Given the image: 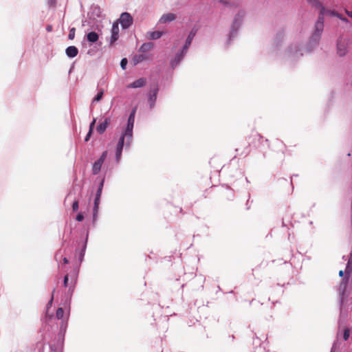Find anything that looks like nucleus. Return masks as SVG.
<instances>
[{
    "mask_svg": "<svg viewBox=\"0 0 352 352\" xmlns=\"http://www.w3.org/2000/svg\"><path fill=\"white\" fill-rule=\"evenodd\" d=\"M103 94V90L100 89L96 96L93 99V102L100 101L102 98Z\"/></svg>",
    "mask_w": 352,
    "mask_h": 352,
    "instance_id": "23",
    "label": "nucleus"
},
{
    "mask_svg": "<svg viewBox=\"0 0 352 352\" xmlns=\"http://www.w3.org/2000/svg\"><path fill=\"white\" fill-rule=\"evenodd\" d=\"M329 14L331 16H338V13L336 11L327 10V9H326L325 14Z\"/></svg>",
    "mask_w": 352,
    "mask_h": 352,
    "instance_id": "28",
    "label": "nucleus"
},
{
    "mask_svg": "<svg viewBox=\"0 0 352 352\" xmlns=\"http://www.w3.org/2000/svg\"><path fill=\"white\" fill-rule=\"evenodd\" d=\"M102 187H103V182H102L100 184V186L96 192V197H95V200H94V219L96 218L97 213H98L99 204H100V199L102 190Z\"/></svg>",
    "mask_w": 352,
    "mask_h": 352,
    "instance_id": "5",
    "label": "nucleus"
},
{
    "mask_svg": "<svg viewBox=\"0 0 352 352\" xmlns=\"http://www.w3.org/2000/svg\"><path fill=\"white\" fill-rule=\"evenodd\" d=\"M63 263H64L65 264H67V263H69L68 259H67V258H63Z\"/></svg>",
    "mask_w": 352,
    "mask_h": 352,
    "instance_id": "39",
    "label": "nucleus"
},
{
    "mask_svg": "<svg viewBox=\"0 0 352 352\" xmlns=\"http://www.w3.org/2000/svg\"><path fill=\"white\" fill-rule=\"evenodd\" d=\"M132 137L133 136H129V135H126V131H124V132L122 134L121 137L120 138V140L117 144V148H123L125 140L126 145L129 146Z\"/></svg>",
    "mask_w": 352,
    "mask_h": 352,
    "instance_id": "8",
    "label": "nucleus"
},
{
    "mask_svg": "<svg viewBox=\"0 0 352 352\" xmlns=\"http://www.w3.org/2000/svg\"><path fill=\"white\" fill-rule=\"evenodd\" d=\"M348 281H349V277H345L344 278H343L340 284V286H339V293H340V295L341 296L342 298H344V294L346 292V288H347V285H348Z\"/></svg>",
    "mask_w": 352,
    "mask_h": 352,
    "instance_id": "11",
    "label": "nucleus"
},
{
    "mask_svg": "<svg viewBox=\"0 0 352 352\" xmlns=\"http://www.w3.org/2000/svg\"><path fill=\"white\" fill-rule=\"evenodd\" d=\"M163 33L160 31H154L150 32L147 33V38L148 39H158L162 36Z\"/></svg>",
    "mask_w": 352,
    "mask_h": 352,
    "instance_id": "15",
    "label": "nucleus"
},
{
    "mask_svg": "<svg viewBox=\"0 0 352 352\" xmlns=\"http://www.w3.org/2000/svg\"><path fill=\"white\" fill-rule=\"evenodd\" d=\"M308 3L314 8H316L320 10L319 14H325L326 8L320 1V0H307Z\"/></svg>",
    "mask_w": 352,
    "mask_h": 352,
    "instance_id": "9",
    "label": "nucleus"
},
{
    "mask_svg": "<svg viewBox=\"0 0 352 352\" xmlns=\"http://www.w3.org/2000/svg\"><path fill=\"white\" fill-rule=\"evenodd\" d=\"M110 123V119L109 118H105L104 121L102 123H100L96 128L97 131L102 134L103 133L106 129L107 128L109 124Z\"/></svg>",
    "mask_w": 352,
    "mask_h": 352,
    "instance_id": "12",
    "label": "nucleus"
},
{
    "mask_svg": "<svg viewBox=\"0 0 352 352\" xmlns=\"http://www.w3.org/2000/svg\"><path fill=\"white\" fill-rule=\"evenodd\" d=\"M324 15L319 14L318 20L315 24V31L311 36V39L318 41L320 38L324 29Z\"/></svg>",
    "mask_w": 352,
    "mask_h": 352,
    "instance_id": "1",
    "label": "nucleus"
},
{
    "mask_svg": "<svg viewBox=\"0 0 352 352\" xmlns=\"http://www.w3.org/2000/svg\"><path fill=\"white\" fill-rule=\"evenodd\" d=\"M348 52V42L340 38L337 43V54L339 56H344Z\"/></svg>",
    "mask_w": 352,
    "mask_h": 352,
    "instance_id": "3",
    "label": "nucleus"
},
{
    "mask_svg": "<svg viewBox=\"0 0 352 352\" xmlns=\"http://www.w3.org/2000/svg\"><path fill=\"white\" fill-rule=\"evenodd\" d=\"M102 164L103 163L98 160L94 164L92 171L94 175L98 174L100 171Z\"/></svg>",
    "mask_w": 352,
    "mask_h": 352,
    "instance_id": "19",
    "label": "nucleus"
},
{
    "mask_svg": "<svg viewBox=\"0 0 352 352\" xmlns=\"http://www.w3.org/2000/svg\"><path fill=\"white\" fill-rule=\"evenodd\" d=\"M351 258H350L348 261L347 265L346 267L345 273H346V277L349 278V275L351 272H352V267L351 266Z\"/></svg>",
    "mask_w": 352,
    "mask_h": 352,
    "instance_id": "22",
    "label": "nucleus"
},
{
    "mask_svg": "<svg viewBox=\"0 0 352 352\" xmlns=\"http://www.w3.org/2000/svg\"><path fill=\"white\" fill-rule=\"evenodd\" d=\"M75 34H76V28H72L70 30H69V35H68V38L69 40H73L75 37Z\"/></svg>",
    "mask_w": 352,
    "mask_h": 352,
    "instance_id": "24",
    "label": "nucleus"
},
{
    "mask_svg": "<svg viewBox=\"0 0 352 352\" xmlns=\"http://www.w3.org/2000/svg\"><path fill=\"white\" fill-rule=\"evenodd\" d=\"M127 63H128V61L126 58L122 59V60L120 62V66L123 69H125Z\"/></svg>",
    "mask_w": 352,
    "mask_h": 352,
    "instance_id": "29",
    "label": "nucleus"
},
{
    "mask_svg": "<svg viewBox=\"0 0 352 352\" xmlns=\"http://www.w3.org/2000/svg\"><path fill=\"white\" fill-rule=\"evenodd\" d=\"M118 21L123 29H127L132 25L133 19L129 12H123Z\"/></svg>",
    "mask_w": 352,
    "mask_h": 352,
    "instance_id": "2",
    "label": "nucleus"
},
{
    "mask_svg": "<svg viewBox=\"0 0 352 352\" xmlns=\"http://www.w3.org/2000/svg\"><path fill=\"white\" fill-rule=\"evenodd\" d=\"M119 26H118V21H115L113 23L111 28V36L110 38V44H113L119 38Z\"/></svg>",
    "mask_w": 352,
    "mask_h": 352,
    "instance_id": "7",
    "label": "nucleus"
},
{
    "mask_svg": "<svg viewBox=\"0 0 352 352\" xmlns=\"http://www.w3.org/2000/svg\"><path fill=\"white\" fill-rule=\"evenodd\" d=\"M122 148H117L116 149V159L118 161L122 155Z\"/></svg>",
    "mask_w": 352,
    "mask_h": 352,
    "instance_id": "30",
    "label": "nucleus"
},
{
    "mask_svg": "<svg viewBox=\"0 0 352 352\" xmlns=\"http://www.w3.org/2000/svg\"><path fill=\"white\" fill-rule=\"evenodd\" d=\"M95 123H96V119H94L93 121L90 124L89 131H93Z\"/></svg>",
    "mask_w": 352,
    "mask_h": 352,
    "instance_id": "35",
    "label": "nucleus"
},
{
    "mask_svg": "<svg viewBox=\"0 0 352 352\" xmlns=\"http://www.w3.org/2000/svg\"><path fill=\"white\" fill-rule=\"evenodd\" d=\"M158 92V88H155L153 90L151 91L150 96H149V101L151 102V105L153 106L154 103L155 102V100L157 99V94Z\"/></svg>",
    "mask_w": 352,
    "mask_h": 352,
    "instance_id": "18",
    "label": "nucleus"
},
{
    "mask_svg": "<svg viewBox=\"0 0 352 352\" xmlns=\"http://www.w3.org/2000/svg\"><path fill=\"white\" fill-rule=\"evenodd\" d=\"M153 47V43H151V42H148V43H143L140 48V51L141 52H148L150 50H151Z\"/></svg>",
    "mask_w": 352,
    "mask_h": 352,
    "instance_id": "16",
    "label": "nucleus"
},
{
    "mask_svg": "<svg viewBox=\"0 0 352 352\" xmlns=\"http://www.w3.org/2000/svg\"><path fill=\"white\" fill-rule=\"evenodd\" d=\"M350 336V330L349 329L346 328L344 331L343 338L344 340H347Z\"/></svg>",
    "mask_w": 352,
    "mask_h": 352,
    "instance_id": "27",
    "label": "nucleus"
},
{
    "mask_svg": "<svg viewBox=\"0 0 352 352\" xmlns=\"http://www.w3.org/2000/svg\"><path fill=\"white\" fill-rule=\"evenodd\" d=\"M195 34H196V32L194 31L193 30H191V32L189 33V34L187 37V39L186 41V43L183 47L182 52L181 54L178 56V62L182 58L184 54L186 53Z\"/></svg>",
    "mask_w": 352,
    "mask_h": 352,
    "instance_id": "4",
    "label": "nucleus"
},
{
    "mask_svg": "<svg viewBox=\"0 0 352 352\" xmlns=\"http://www.w3.org/2000/svg\"><path fill=\"white\" fill-rule=\"evenodd\" d=\"M76 219L78 221H82L83 219H84V216L82 213H78V215L76 216Z\"/></svg>",
    "mask_w": 352,
    "mask_h": 352,
    "instance_id": "34",
    "label": "nucleus"
},
{
    "mask_svg": "<svg viewBox=\"0 0 352 352\" xmlns=\"http://www.w3.org/2000/svg\"><path fill=\"white\" fill-rule=\"evenodd\" d=\"M339 275H340V276H343V275H344V272H343L342 270H340V271L339 272Z\"/></svg>",
    "mask_w": 352,
    "mask_h": 352,
    "instance_id": "40",
    "label": "nucleus"
},
{
    "mask_svg": "<svg viewBox=\"0 0 352 352\" xmlns=\"http://www.w3.org/2000/svg\"><path fill=\"white\" fill-rule=\"evenodd\" d=\"M47 4L50 7L54 8L56 5V0H47Z\"/></svg>",
    "mask_w": 352,
    "mask_h": 352,
    "instance_id": "31",
    "label": "nucleus"
},
{
    "mask_svg": "<svg viewBox=\"0 0 352 352\" xmlns=\"http://www.w3.org/2000/svg\"><path fill=\"white\" fill-rule=\"evenodd\" d=\"M146 83V80L144 78H140L132 83L127 85L128 88H139L144 87Z\"/></svg>",
    "mask_w": 352,
    "mask_h": 352,
    "instance_id": "10",
    "label": "nucleus"
},
{
    "mask_svg": "<svg viewBox=\"0 0 352 352\" xmlns=\"http://www.w3.org/2000/svg\"><path fill=\"white\" fill-rule=\"evenodd\" d=\"M87 38L89 42L95 43L98 40V35L95 32H91L87 34Z\"/></svg>",
    "mask_w": 352,
    "mask_h": 352,
    "instance_id": "20",
    "label": "nucleus"
},
{
    "mask_svg": "<svg viewBox=\"0 0 352 352\" xmlns=\"http://www.w3.org/2000/svg\"><path fill=\"white\" fill-rule=\"evenodd\" d=\"M46 30L50 32L52 31V26L51 25H48L46 27Z\"/></svg>",
    "mask_w": 352,
    "mask_h": 352,
    "instance_id": "37",
    "label": "nucleus"
},
{
    "mask_svg": "<svg viewBox=\"0 0 352 352\" xmlns=\"http://www.w3.org/2000/svg\"><path fill=\"white\" fill-rule=\"evenodd\" d=\"M64 311L63 308H58L56 313V316L58 319H61L63 317Z\"/></svg>",
    "mask_w": 352,
    "mask_h": 352,
    "instance_id": "25",
    "label": "nucleus"
},
{
    "mask_svg": "<svg viewBox=\"0 0 352 352\" xmlns=\"http://www.w3.org/2000/svg\"><path fill=\"white\" fill-rule=\"evenodd\" d=\"M91 133H92V131H89L88 133L87 134V135H86V137L85 138V142H87L89 140V138H90V137L91 135Z\"/></svg>",
    "mask_w": 352,
    "mask_h": 352,
    "instance_id": "36",
    "label": "nucleus"
},
{
    "mask_svg": "<svg viewBox=\"0 0 352 352\" xmlns=\"http://www.w3.org/2000/svg\"><path fill=\"white\" fill-rule=\"evenodd\" d=\"M146 56L145 55H143V54H138V55H135L133 58H132V63H133L134 65H136L137 64L142 62L143 60H146Z\"/></svg>",
    "mask_w": 352,
    "mask_h": 352,
    "instance_id": "17",
    "label": "nucleus"
},
{
    "mask_svg": "<svg viewBox=\"0 0 352 352\" xmlns=\"http://www.w3.org/2000/svg\"><path fill=\"white\" fill-rule=\"evenodd\" d=\"M134 122H135V110H133L131 113L130 114L128 122H127V126L125 129V131H126V135H129V136H133V129L134 126Z\"/></svg>",
    "mask_w": 352,
    "mask_h": 352,
    "instance_id": "6",
    "label": "nucleus"
},
{
    "mask_svg": "<svg viewBox=\"0 0 352 352\" xmlns=\"http://www.w3.org/2000/svg\"><path fill=\"white\" fill-rule=\"evenodd\" d=\"M76 284V280L72 279L70 283H69V276L68 275H65L64 277V281L63 285L65 287H74Z\"/></svg>",
    "mask_w": 352,
    "mask_h": 352,
    "instance_id": "21",
    "label": "nucleus"
},
{
    "mask_svg": "<svg viewBox=\"0 0 352 352\" xmlns=\"http://www.w3.org/2000/svg\"><path fill=\"white\" fill-rule=\"evenodd\" d=\"M183 210L182 208H180V212H182Z\"/></svg>",
    "mask_w": 352,
    "mask_h": 352,
    "instance_id": "41",
    "label": "nucleus"
},
{
    "mask_svg": "<svg viewBox=\"0 0 352 352\" xmlns=\"http://www.w3.org/2000/svg\"><path fill=\"white\" fill-rule=\"evenodd\" d=\"M107 151H104L102 153V154L101 155L100 157L98 159V160H100L101 162H104L105 158L107 157Z\"/></svg>",
    "mask_w": 352,
    "mask_h": 352,
    "instance_id": "33",
    "label": "nucleus"
},
{
    "mask_svg": "<svg viewBox=\"0 0 352 352\" xmlns=\"http://www.w3.org/2000/svg\"><path fill=\"white\" fill-rule=\"evenodd\" d=\"M78 50L75 46H69L66 49V54L71 58H74L77 56Z\"/></svg>",
    "mask_w": 352,
    "mask_h": 352,
    "instance_id": "14",
    "label": "nucleus"
},
{
    "mask_svg": "<svg viewBox=\"0 0 352 352\" xmlns=\"http://www.w3.org/2000/svg\"><path fill=\"white\" fill-rule=\"evenodd\" d=\"M176 16L173 13H167L164 14L162 16L160 19V22L162 23H165L167 22L173 21L175 19Z\"/></svg>",
    "mask_w": 352,
    "mask_h": 352,
    "instance_id": "13",
    "label": "nucleus"
},
{
    "mask_svg": "<svg viewBox=\"0 0 352 352\" xmlns=\"http://www.w3.org/2000/svg\"><path fill=\"white\" fill-rule=\"evenodd\" d=\"M73 211L76 212L78 210V201H75L72 204Z\"/></svg>",
    "mask_w": 352,
    "mask_h": 352,
    "instance_id": "32",
    "label": "nucleus"
},
{
    "mask_svg": "<svg viewBox=\"0 0 352 352\" xmlns=\"http://www.w3.org/2000/svg\"><path fill=\"white\" fill-rule=\"evenodd\" d=\"M336 16L338 17L339 19H340L341 20H342L343 21H348L347 19L342 17L339 13H338V16Z\"/></svg>",
    "mask_w": 352,
    "mask_h": 352,
    "instance_id": "38",
    "label": "nucleus"
},
{
    "mask_svg": "<svg viewBox=\"0 0 352 352\" xmlns=\"http://www.w3.org/2000/svg\"><path fill=\"white\" fill-rule=\"evenodd\" d=\"M331 352H333V351H331Z\"/></svg>",
    "mask_w": 352,
    "mask_h": 352,
    "instance_id": "42",
    "label": "nucleus"
},
{
    "mask_svg": "<svg viewBox=\"0 0 352 352\" xmlns=\"http://www.w3.org/2000/svg\"><path fill=\"white\" fill-rule=\"evenodd\" d=\"M251 138H252L254 140H260L262 137L259 133L255 132L249 137V139Z\"/></svg>",
    "mask_w": 352,
    "mask_h": 352,
    "instance_id": "26",
    "label": "nucleus"
}]
</instances>
